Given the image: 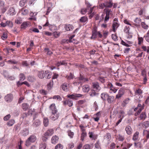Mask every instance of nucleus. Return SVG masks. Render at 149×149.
Returning a JSON list of instances; mask_svg holds the SVG:
<instances>
[{
  "label": "nucleus",
  "mask_w": 149,
  "mask_h": 149,
  "mask_svg": "<svg viewBox=\"0 0 149 149\" xmlns=\"http://www.w3.org/2000/svg\"><path fill=\"white\" fill-rule=\"evenodd\" d=\"M36 140V137L34 135H31L26 141L25 145L28 146L31 145V143L35 142Z\"/></svg>",
  "instance_id": "f257e3e1"
},
{
  "label": "nucleus",
  "mask_w": 149,
  "mask_h": 149,
  "mask_svg": "<svg viewBox=\"0 0 149 149\" xmlns=\"http://www.w3.org/2000/svg\"><path fill=\"white\" fill-rule=\"evenodd\" d=\"M92 87L93 90L96 92H98L101 89V87L99 85V84L97 82H93L92 83Z\"/></svg>",
  "instance_id": "f03ea898"
},
{
  "label": "nucleus",
  "mask_w": 149,
  "mask_h": 149,
  "mask_svg": "<svg viewBox=\"0 0 149 149\" xmlns=\"http://www.w3.org/2000/svg\"><path fill=\"white\" fill-rule=\"evenodd\" d=\"M59 114L58 111H56L52 113V115L51 116V119L53 121L57 119L59 117Z\"/></svg>",
  "instance_id": "7ed1b4c3"
},
{
  "label": "nucleus",
  "mask_w": 149,
  "mask_h": 149,
  "mask_svg": "<svg viewBox=\"0 0 149 149\" xmlns=\"http://www.w3.org/2000/svg\"><path fill=\"white\" fill-rule=\"evenodd\" d=\"M82 95L80 94L73 93L72 95H68L67 97L70 99L73 100H76L77 98L81 97Z\"/></svg>",
  "instance_id": "20e7f679"
},
{
  "label": "nucleus",
  "mask_w": 149,
  "mask_h": 149,
  "mask_svg": "<svg viewBox=\"0 0 149 149\" xmlns=\"http://www.w3.org/2000/svg\"><path fill=\"white\" fill-rule=\"evenodd\" d=\"M4 98L7 102H10L13 100V96L12 94H8L5 96Z\"/></svg>",
  "instance_id": "39448f33"
},
{
  "label": "nucleus",
  "mask_w": 149,
  "mask_h": 149,
  "mask_svg": "<svg viewBox=\"0 0 149 149\" xmlns=\"http://www.w3.org/2000/svg\"><path fill=\"white\" fill-rule=\"evenodd\" d=\"M78 80L81 81L80 82H79V83L80 84H82V83L88 81L87 78H85L83 75L81 74H80V76L78 77Z\"/></svg>",
  "instance_id": "423d86ee"
},
{
  "label": "nucleus",
  "mask_w": 149,
  "mask_h": 149,
  "mask_svg": "<svg viewBox=\"0 0 149 149\" xmlns=\"http://www.w3.org/2000/svg\"><path fill=\"white\" fill-rule=\"evenodd\" d=\"M64 28L66 31H71L74 29V27L72 25L70 24H65L64 25Z\"/></svg>",
  "instance_id": "0eeeda50"
},
{
  "label": "nucleus",
  "mask_w": 149,
  "mask_h": 149,
  "mask_svg": "<svg viewBox=\"0 0 149 149\" xmlns=\"http://www.w3.org/2000/svg\"><path fill=\"white\" fill-rule=\"evenodd\" d=\"M124 93V90L122 88L120 89L118 91V94L116 95V98L119 99L121 97Z\"/></svg>",
  "instance_id": "6e6552de"
},
{
  "label": "nucleus",
  "mask_w": 149,
  "mask_h": 149,
  "mask_svg": "<svg viewBox=\"0 0 149 149\" xmlns=\"http://www.w3.org/2000/svg\"><path fill=\"white\" fill-rule=\"evenodd\" d=\"M90 86L88 84L84 85L82 86L83 91L85 93H88L90 90Z\"/></svg>",
  "instance_id": "1a4fd4ad"
},
{
  "label": "nucleus",
  "mask_w": 149,
  "mask_h": 149,
  "mask_svg": "<svg viewBox=\"0 0 149 149\" xmlns=\"http://www.w3.org/2000/svg\"><path fill=\"white\" fill-rule=\"evenodd\" d=\"M30 23L28 22H24L21 24V28L22 29H25L27 27L29 26H30Z\"/></svg>",
  "instance_id": "9d476101"
},
{
  "label": "nucleus",
  "mask_w": 149,
  "mask_h": 149,
  "mask_svg": "<svg viewBox=\"0 0 149 149\" xmlns=\"http://www.w3.org/2000/svg\"><path fill=\"white\" fill-rule=\"evenodd\" d=\"M59 139L58 137L56 135L53 136L51 139V142L53 144H55L57 143Z\"/></svg>",
  "instance_id": "9b49d317"
},
{
  "label": "nucleus",
  "mask_w": 149,
  "mask_h": 149,
  "mask_svg": "<svg viewBox=\"0 0 149 149\" xmlns=\"http://www.w3.org/2000/svg\"><path fill=\"white\" fill-rule=\"evenodd\" d=\"M89 137L92 140H95L97 138V136L94 134V133L91 132H90L88 133Z\"/></svg>",
  "instance_id": "f8f14e48"
},
{
  "label": "nucleus",
  "mask_w": 149,
  "mask_h": 149,
  "mask_svg": "<svg viewBox=\"0 0 149 149\" xmlns=\"http://www.w3.org/2000/svg\"><path fill=\"white\" fill-rule=\"evenodd\" d=\"M45 72L43 71H39L38 73V76L40 79H43L44 78L45 76Z\"/></svg>",
  "instance_id": "ddd939ff"
},
{
  "label": "nucleus",
  "mask_w": 149,
  "mask_h": 149,
  "mask_svg": "<svg viewBox=\"0 0 149 149\" xmlns=\"http://www.w3.org/2000/svg\"><path fill=\"white\" fill-rule=\"evenodd\" d=\"M98 31H97L96 29H94L92 31V35L91 37V39H94L97 37V35Z\"/></svg>",
  "instance_id": "4468645a"
},
{
  "label": "nucleus",
  "mask_w": 149,
  "mask_h": 149,
  "mask_svg": "<svg viewBox=\"0 0 149 149\" xmlns=\"http://www.w3.org/2000/svg\"><path fill=\"white\" fill-rule=\"evenodd\" d=\"M89 94L91 97H93L98 95V93L95 91L93 89H92L89 93Z\"/></svg>",
  "instance_id": "2eb2a0df"
},
{
  "label": "nucleus",
  "mask_w": 149,
  "mask_h": 149,
  "mask_svg": "<svg viewBox=\"0 0 149 149\" xmlns=\"http://www.w3.org/2000/svg\"><path fill=\"white\" fill-rule=\"evenodd\" d=\"M53 133V130L52 129L48 130L44 134L45 136H50L52 135Z\"/></svg>",
  "instance_id": "dca6fc26"
},
{
  "label": "nucleus",
  "mask_w": 149,
  "mask_h": 149,
  "mask_svg": "<svg viewBox=\"0 0 149 149\" xmlns=\"http://www.w3.org/2000/svg\"><path fill=\"white\" fill-rule=\"evenodd\" d=\"M125 130L128 134L130 135L132 133V130L130 126H127L125 128Z\"/></svg>",
  "instance_id": "f3484780"
},
{
  "label": "nucleus",
  "mask_w": 149,
  "mask_h": 149,
  "mask_svg": "<svg viewBox=\"0 0 149 149\" xmlns=\"http://www.w3.org/2000/svg\"><path fill=\"white\" fill-rule=\"evenodd\" d=\"M49 108L51 111L52 113L54 112L55 111H58L54 104H51L49 107Z\"/></svg>",
  "instance_id": "a211bd4d"
},
{
  "label": "nucleus",
  "mask_w": 149,
  "mask_h": 149,
  "mask_svg": "<svg viewBox=\"0 0 149 149\" xmlns=\"http://www.w3.org/2000/svg\"><path fill=\"white\" fill-rule=\"evenodd\" d=\"M61 87L62 89L65 91H68V84L66 83H64L61 85Z\"/></svg>",
  "instance_id": "6ab92c4d"
},
{
  "label": "nucleus",
  "mask_w": 149,
  "mask_h": 149,
  "mask_svg": "<svg viewBox=\"0 0 149 149\" xmlns=\"http://www.w3.org/2000/svg\"><path fill=\"white\" fill-rule=\"evenodd\" d=\"M40 124V122L39 120H36L33 123V126L34 127H37Z\"/></svg>",
  "instance_id": "aec40b11"
},
{
  "label": "nucleus",
  "mask_w": 149,
  "mask_h": 149,
  "mask_svg": "<svg viewBox=\"0 0 149 149\" xmlns=\"http://www.w3.org/2000/svg\"><path fill=\"white\" fill-rule=\"evenodd\" d=\"M139 133L138 132H136L134 134L132 139L134 141H137L139 138Z\"/></svg>",
  "instance_id": "412c9836"
},
{
  "label": "nucleus",
  "mask_w": 149,
  "mask_h": 149,
  "mask_svg": "<svg viewBox=\"0 0 149 149\" xmlns=\"http://www.w3.org/2000/svg\"><path fill=\"white\" fill-rule=\"evenodd\" d=\"M67 64V63L65 61H63L60 62H58L56 64V65L58 67L60 65H66Z\"/></svg>",
  "instance_id": "4be33fe9"
},
{
  "label": "nucleus",
  "mask_w": 149,
  "mask_h": 149,
  "mask_svg": "<svg viewBox=\"0 0 149 149\" xmlns=\"http://www.w3.org/2000/svg\"><path fill=\"white\" fill-rule=\"evenodd\" d=\"M105 4L106 7L111 8L113 6V3L111 1L105 2Z\"/></svg>",
  "instance_id": "5701e85b"
},
{
  "label": "nucleus",
  "mask_w": 149,
  "mask_h": 149,
  "mask_svg": "<svg viewBox=\"0 0 149 149\" xmlns=\"http://www.w3.org/2000/svg\"><path fill=\"white\" fill-rule=\"evenodd\" d=\"M119 26L118 24L116 22H114L112 25L113 30L115 32L116 29H117Z\"/></svg>",
  "instance_id": "b1692460"
},
{
  "label": "nucleus",
  "mask_w": 149,
  "mask_h": 149,
  "mask_svg": "<svg viewBox=\"0 0 149 149\" xmlns=\"http://www.w3.org/2000/svg\"><path fill=\"white\" fill-rule=\"evenodd\" d=\"M109 95L105 93H103L101 94V97L104 100L107 98Z\"/></svg>",
  "instance_id": "393cba45"
},
{
  "label": "nucleus",
  "mask_w": 149,
  "mask_h": 149,
  "mask_svg": "<svg viewBox=\"0 0 149 149\" xmlns=\"http://www.w3.org/2000/svg\"><path fill=\"white\" fill-rule=\"evenodd\" d=\"M45 77L47 79H49L51 78L52 75L51 72H49L48 70L45 71Z\"/></svg>",
  "instance_id": "a878e982"
},
{
  "label": "nucleus",
  "mask_w": 149,
  "mask_h": 149,
  "mask_svg": "<svg viewBox=\"0 0 149 149\" xmlns=\"http://www.w3.org/2000/svg\"><path fill=\"white\" fill-rule=\"evenodd\" d=\"M9 13H10V15H13L15 14V9L13 7H10L8 11Z\"/></svg>",
  "instance_id": "bb28decb"
},
{
  "label": "nucleus",
  "mask_w": 149,
  "mask_h": 149,
  "mask_svg": "<svg viewBox=\"0 0 149 149\" xmlns=\"http://www.w3.org/2000/svg\"><path fill=\"white\" fill-rule=\"evenodd\" d=\"M46 148V144L45 143H41L39 146V149H45Z\"/></svg>",
  "instance_id": "cd10ccee"
},
{
  "label": "nucleus",
  "mask_w": 149,
  "mask_h": 149,
  "mask_svg": "<svg viewBox=\"0 0 149 149\" xmlns=\"http://www.w3.org/2000/svg\"><path fill=\"white\" fill-rule=\"evenodd\" d=\"M88 19L87 17L83 16L81 17L80 19V21L81 22H86Z\"/></svg>",
  "instance_id": "c85d7f7f"
},
{
  "label": "nucleus",
  "mask_w": 149,
  "mask_h": 149,
  "mask_svg": "<svg viewBox=\"0 0 149 149\" xmlns=\"http://www.w3.org/2000/svg\"><path fill=\"white\" fill-rule=\"evenodd\" d=\"M19 80L21 81H24L25 79V76L23 73H20L19 75Z\"/></svg>",
  "instance_id": "c756f323"
},
{
  "label": "nucleus",
  "mask_w": 149,
  "mask_h": 149,
  "mask_svg": "<svg viewBox=\"0 0 149 149\" xmlns=\"http://www.w3.org/2000/svg\"><path fill=\"white\" fill-rule=\"evenodd\" d=\"M53 80H52L51 81L47 84V86L49 90H50L52 87L53 84Z\"/></svg>",
  "instance_id": "7c9ffc66"
},
{
  "label": "nucleus",
  "mask_w": 149,
  "mask_h": 149,
  "mask_svg": "<svg viewBox=\"0 0 149 149\" xmlns=\"http://www.w3.org/2000/svg\"><path fill=\"white\" fill-rule=\"evenodd\" d=\"M43 123L45 127H47L49 124V120L48 118H44L43 120Z\"/></svg>",
  "instance_id": "2f4dec72"
},
{
  "label": "nucleus",
  "mask_w": 149,
  "mask_h": 149,
  "mask_svg": "<svg viewBox=\"0 0 149 149\" xmlns=\"http://www.w3.org/2000/svg\"><path fill=\"white\" fill-rule=\"evenodd\" d=\"M22 107L23 109L24 110L26 111L28 108L29 105L27 104L24 103L22 104Z\"/></svg>",
  "instance_id": "473e14b6"
},
{
  "label": "nucleus",
  "mask_w": 149,
  "mask_h": 149,
  "mask_svg": "<svg viewBox=\"0 0 149 149\" xmlns=\"http://www.w3.org/2000/svg\"><path fill=\"white\" fill-rule=\"evenodd\" d=\"M22 14L23 15H25L28 13V10L27 9H25L22 8L21 10Z\"/></svg>",
  "instance_id": "72a5a7b5"
},
{
  "label": "nucleus",
  "mask_w": 149,
  "mask_h": 149,
  "mask_svg": "<svg viewBox=\"0 0 149 149\" xmlns=\"http://www.w3.org/2000/svg\"><path fill=\"white\" fill-rule=\"evenodd\" d=\"M114 97L113 96H108V97L107 98V101L108 103H111L113 101V100Z\"/></svg>",
  "instance_id": "f704fd0d"
},
{
  "label": "nucleus",
  "mask_w": 149,
  "mask_h": 149,
  "mask_svg": "<svg viewBox=\"0 0 149 149\" xmlns=\"http://www.w3.org/2000/svg\"><path fill=\"white\" fill-rule=\"evenodd\" d=\"M15 123V121L11 119L7 123L8 126H12Z\"/></svg>",
  "instance_id": "c9c22d12"
},
{
  "label": "nucleus",
  "mask_w": 149,
  "mask_h": 149,
  "mask_svg": "<svg viewBox=\"0 0 149 149\" xmlns=\"http://www.w3.org/2000/svg\"><path fill=\"white\" fill-rule=\"evenodd\" d=\"M134 146L136 148H141L142 147L141 143L140 142H135Z\"/></svg>",
  "instance_id": "e433bc0d"
},
{
  "label": "nucleus",
  "mask_w": 149,
  "mask_h": 149,
  "mask_svg": "<svg viewBox=\"0 0 149 149\" xmlns=\"http://www.w3.org/2000/svg\"><path fill=\"white\" fill-rule=\"evenodd\" d=\"M146 117V115L145 112H142L140 115V118L141 120L145 119Z\"/></svg>",
  "instance_id": "4c0bfd02"
},
{
  "label": "nucleus",
  "mask_w": 149,
  "mask_h": 149,
  "mask_svg": "<svg viewBox=\"0 0 149 149\" xmlns=\"http://www.w3.org/2000/svg\"><path fill=\"white\" fill-rule=\"evenodd\" d=\"M27 0H21L19 2V5L21 7L23 6L27 2Z\"/></svg>",
  "instance_id": "58836bf2"
},
{
  "label": "nucleus",
  "mask_w": 149,
  "mask_h": 149,
  "mask_svg": "<svg viewBox=\"0 0 149 149\" xmlns=\"http://www.w3.org/2000/svg\"><path fill=\"white\" fill-rule=\"evenodd\" d=\"M0 8L1 9H5V10H6V9L4 8V3L3 1H0Z\"/></svg>",
  "instance_id": "ea45409f"
},
{
  "label": "nucleus",
  "mask_w": 149,
  "mask_h": 149,
  "mask_svg": "<svg viewBox=\"0 0 149 149\" xmlns=\"http://www.w3.org/2000/svg\"><path fill=\"white\" fill-rule=\"evenodd\" d=\"M141 26L143 28L145 29H147L148 28V26L146 24L145 22H142Z\"/></svg>",
  "instance_id": "a19ab883"
},
{
  "label": "nucleus",
  "mask_w": 149,
  "mask_h": 149,
  "mask_svg": "<svg viewBox=\"0 0 149 149\" xmlns=\"http://www.w3.org/2000/svg\"><path fill=\"white\" fill-rule=\"evenodd\" d=\"M86 135L87 134L86 132H82L81 136V140L82 141L84 140V138L86 136Z\"/></svg>",
  "instance_id": "79ce46f5"
},
{
  "label": "nucleus",
  "mask_w": 149,
  "mask_h": 149,
  "mask_svg": "<svg viewBox=\"0 0 149 149\" xmlns=\"http://www.w3.org/2000/svg\"><path fill=\"white\" fill-rule=\"evenodd\" d=\"M117 139H118L119 141H123L124 139V137L123 136L119 134L117 136Z\"/></svg>",
  "instance_id": "37998d69"
},
{
  "label": "nucleus",
  "mask_w": 149,
  "mask_h": 149,
  "mask_svg": "<svg viewBox=\"0 0 149 149\" xmlns=\"http://www.w3.org/2000/svg\"><path fill=\"white\" fill-rule=\"evenodd\" d=\"M95 147L97 149L100 148V143L99 140L97 141L96 143H95Z\"/></svg>",
  "instance_id": "c03bdc74"
},
{
  "label": "nucleus",
  "mask_w": 149,
  "mask_h": 149,
  "mask_svg": "<svg viewBox=\"0 0 149 149\" xmlns=\"http://www.w3.org/2000/svg\"><path fill=\"white\" fill-rule=\"evenodd\" d=\"M63 146L61 144L59 143L55 147V149H62Z\"/></svg>",
  "instance_id": "a18cd8bd"
},
{
  "label": "nucleus",
  "mask_w": 149,
  "mask_h": 149,
  "mask_svg": "<svg viewBox=\"0 0 149 149\" xmlns=\"http://www.w3.org/2000/svg\"><path fill=\"white\" fill-rule=\"evenodd\" d=\"M6 26H8L10 27H12L13 26V24L12 22L9 21H7L6 22Z\"/></svg>",
  "instance_id": "49530a36"
},
{
  "label": "nucleus",
  "mask_w": 149,
  "mask_h": 149,
  "mask_svg": "<svg viewBox=\"0 0 149 149\" xmlns=\"http://www.w3.org/2000/svg\"><path fill=\"white\" fill-rule=\"evenodd\" d=\"M66 78L68 80L72 79L74 78V75L71 73H70L69 76H66Z\"/></svg>",
  "instance_id": "de8ad7c7"
},
{
  "label": "nucleus",
  "mask_w": 149,
  "mask_h": 149,
  "mask_svg": "<svg viewBox=\"0 0 149 149\" xmlns=\"http://www.w3.org/2000/svg\"><path fill=\"white\" fill-rule=\"evenodd\" d=\"M143 133L144 134H146V137L147 139H148L149 138V130H144Z\"/></svg>",
  "instance_id": "09e8293b"
},
{
  "label": "nucleus",
  "mask_w": 149,
  "mask_h": 149,
  "mask_svg": "<svg viewBox=\"0 0 149 149\" xmlns=\"http://www.w3.org/2000/svg\"><path fill=\"white\" fill-rule=\"evenodd\" d=\"M1 38L3 40L6 39L7 38V33L6 32H3Z\"/></svg>",
  "instance_id": "8fccbe9b"
},
{
  "label": "nucleus",
  "mask_w": 149,
  "mask_h": 149,
  "mask_svg": "<svg viewBox=\"0 0 149 149\" xmlns=\"http://www.w3.org/2000/svg\"><path fill=\"white\" fill-rule=\"evenodd\" d=\"M44 50L45 52H47V54L48 55H51L52 54V52L49 50V49L48 48H45Z\"/></svg>",
  "instance_id": "3c124183"
},
{
  "label": "nucleus",
  "mask_w": 149,
  "mask_h": 149,
  "mask_svg": "<svg viewBox=\"0 0 149 149\" xmlns=\"http://www.w3.org/2000/svg\"><path fill=\"white\" fill-rule=\"evenodd\" d=\"M143 109V108H139L138 110L137 111V112L135 113L134 114V115L135 116H137L141 112V111Z\"/></svg>",
  "instance_id": "603ef678"
},
{
  "label": "nucleus",
  "mask_w": 149,
  "mask_h": 149,
  "mask_svg": "<svg viewBox=\"0 0 149 149\" xmlns=\"http://www.w3.org/2000/svg\"><path fill=\"white\" fill-rule=\"evenodd\" d=\"M129 27L128 26H126L125 27L124 31L126 33L129 34Z\"/></svg>",
  "instance_id": "864d4df0"
},
{
  "label": "nucleus",
  "mask_w": 149,
  "mask_h": 149,
  "mask_svg": "<svg viewBox=\"0 0 149 149\" xmlns=\"http://www.w3.org/2000/svg\"><path fill=\"white\" fill-rule=\"evenodd\" d=\"M35 79L33 77L29 76L28 78V80L31 82H33L35 80Z\"/></svg>",
  "instance_id": "5fc2aeb1"
},
{
  "label": "nucleus",
  "mask_w": 149,
  "mask_h": 149,
  "mask_svg": "<svg viewBox=\"0 0 149 149\" xmlns=\"http://www.w3.org/2000/svg\"><path fill=\"white\" fill-rule=\"evenodd\" d=\"M74 135V133L72 132L70 130L68 131V135L71 138H73Z\"/></svg>",
  "instance_id": "6e6d98bb"
},
{
  "label": "nucleus",
  "mask_w": 149,
  "mask_h": 149,
  "mask_svg": "<svg viewBox=\"0 0 149 149\" xmlns=\"http://www.w3.org/2000/svg\"><path fill=\"white\" fill-rule=\"evenodd\" d=\"M98 7L100 9H103L104 7H105V4L104 3H100L98 5Z\"/></svg>",
  "instance_id": "4d7b16f0"
},
{
  "label": "nucleus",
  "mask_w": 149,
  "mask_h": 149,
  "mask_svg": "<svg viewBox=\"0 0 149 149\" xmlns=\"http://www.w3.org/2000/svg\"><path fill=\"white\" fill-rule=\"evenodd\" d=\"M67 105L70 107L72 106L73 105L72 101L70 99H68V103H67Z\"/></svg>",
  "instance_id": "13d9d810"
},
{
  "label": "nucleus",
  "mask_w": 149,
  "mask_h": 149,
  "mask_svg": "<svg viewBox=\"0 0 149 149\" xmlns=\"http://www.w3.org/2000/svg\"><path fill=\"white\" fill-rule=\"evenodd\" d=\"M143 125L144 127L146 128L149 126V122L148 121L145 122L143 123Z\"/></svg>",
  "instance_id": "bf43d9fd"
},
{
  "label": "nucleus",
  "mask_w": 149,
  "mask_h": 149,
  "mask_svg": "<svg viewBox=\"0 0 149 149\" xmlns=\"http://www.w3.org/2000/svg\"><path fill=\"white\" fill-rule=\"evenodd\" d=\"M104 11L106 12V15H109L111 10L109 9H104Z\"/></svg>",
  "instance_id": "052dcab7"
},
{
  "label": "nucleus",
  "mask_w": 149,
  "mask_h": 149,
  "mask_svg": "<svg viewBox=\"0 0 149 149\" xmlns=\"http://www.w3.org/2000/svg\"><path fill=\"white\" fill-rule=\"evenodd\" d=\"M142 91L141 89H138L137 90H136L135 92V93L136 94H140L141 93H142Z\"/></svg>",
  "instance_id": "680f3d73"
},
{
  "label": "nucleus",
  "mask_w": 149,
  "mask_h": 149,
  "mask_svg": "<svg viewBox=\"0 0 149 149\" xmlns=\"http://www.w3.org/2000/svg\"><path fill=\"white\" fill-rule=\"evenodd\" d=\"M58 74L54 73L52 77V80H57V78L58 77Z\"/></svg>",
  "instance_id": "e2e57ef3"
},
{
  "label": "nucleus",
  "mask_w": 149,
  "mask_h": 149,
  "mask_svg": "<svg viewBox=\"0 0 149 149\" xmlns=\"http://www.w3.org/2000/svg\"><path fill=\"white\" fill-rule=\"evenodd\" d=\"M110 88V90L112 91L114 93H116L117 91V90L114 88L112 84H111V86Z\"/></svg>",
  "instance_id": "0e129e2a"
},
{
  "label": "nucleus",
  "mask_w": 149,
  "mask_h": 149,
  "mask_svg": "<svg viewBox=\"0 0 149 149\" xmlns=\"http://www.w3.org/2000/svg\"><path fill=\"white\" fill-rule=\"evenodd\" d=\"M87 12V10L86 8H82L81 10V13L82 15L85 14Z\"/></svg>",
  "instance_id": "69168bd1"
},
{
  "label": "nucleus",
  "mask_w": 149,
  "mask_h": 149,
  "mask_svg": "<svg viewBox=\"0 0 149 149\" xmlns=\"http://www.w3.org/2000/svg\"><path fill=\"white\" fill-rule=\"evenodd\" d=\"M10 117V115L9 114L6 116L4 117L3 118V119L5 121H6L8 120Z\"/></svg>",
  "instance_id": "338daca9"
},
{
  "label": "nucleus",
  "mask_w": 149,
  "mask_h": 149,
  "mask_svg": "<svg viewBox=\"0 0 149 149\" xmlns=\"http://www.w3.org/2000/svg\"><path fill=\"white\" fill-rule=\"evenodd\" d=\"M91 146L89 144H86L84 146L83 149H90Z\"/></svg>",
  "instance_id": "774afa93"
}]
</instances>
